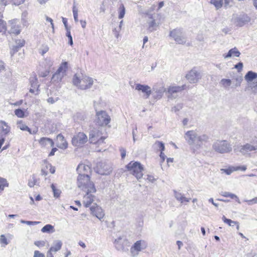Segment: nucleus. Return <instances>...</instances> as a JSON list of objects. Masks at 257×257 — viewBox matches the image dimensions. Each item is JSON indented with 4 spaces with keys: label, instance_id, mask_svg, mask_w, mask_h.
<instances>
[{
    "label": "nucleus",
    "instance_id": "obj_19",
    "mask_svg": "<svg viewBox=\"0 0 257 257\" xmlns=\"http://www.w3.org/2000/svg\"><path fill=\"white\" fill-rule=\"evenodd\" d=\"M135 89L143 92L144 94V97L146 99L148 98L151 94V87L147 85L136 84Z\"/></svg>",
    "mask_w": 257,
    "mask_h": 257
},
{
    "label": "nucleus",
    "instance_id": "obj_62",
    "mask_svg": "<svg viewBox=\"0 0 257 257\" xmlns=\"http://www.w3.org/2000/svg\"><path fill=\"white\" fill-rule=\"evenodd\" d=\"M49 50V47L47 45H43L41 48V54L43 55Z\"/></svg>",
    "mask_w": 257,
    "mask_h": 257
},
{
    "label": "nucleus",
    "instance_id": "obj_20",
    "mask_svg": "<svg viewBox=\"0 0 257 257\" xmlns=\"http://www.w3.org/2000/svg\"><path fill=\"white\" fill-rule=\"evenodd\" d=\"M250 21V18L247 15L243 14L236 17L234 19V23L237 26L242 27L249 22Z\"/></svg>",
    "mask_w": 257,
    "mask_h": 257
},
{
    "label": "nucleus",
    "instance_id": "obj_38",
    "mask_svg": "<svg viewBox=\"0 0 257 257\" xmlns=\"http://www.w3.org/2000/svg\"><path fill=\"white\" fill-rule=\"evenodd\" d=\"M210 4L213 5L217 10L221 8L223 5L222 0H211Z\"/></svg>",
    "mask_w": 257,
    "mask_h": 257
},
{
    "label": "nucleus",
    "instance_id": "obj_1",
    "mask_svg": "<svg viewBox=\"0 0 257 257\" xmlns=\"http://www.w3.org/2000/svg\"><path fill=\"white\" fill-rule=\"evenodd\" d=\"M73 84L80 89L85 90L91 88L93 84V79L86 75L75 74L73 78Z\"/></svg>",
    "mask_w": 257,
    "mask_h": 257
},
{
    "label": "nucleus",
    "instance_id": "obj_37",
    "mask_svg": "<svg viewBox=\"0 0 257 257\" xmlns=\"http://www.w3.org/2000/svg\"><path fill=\"white\" fill-rule=\"evenodd\" d=\"M62 245V242L60 240H57L54 246L51 247L50 249L53 252H56L61 248Z\"/></svg>",
    "mask_w": 257,
    "mask_h": 257
},
{
    "label": "nucleus",
    "instance_id": "obj_51",
    "mask_svg": "<svg viewBox=\"0 0 257 257\" xmlns=\"http://www.w3.org/2000/svg\"><path fill=\"white\" fill-rule=\"evenodd\" d=\"M249 143L253 147H254V149L256 151L257 150V137H254L252 138Z\"/></svg>",
    "mask_w": 257,
    "mask_h": 257
},
{
    "label": "nucleus",
    "instance_id": "obj_59",
    "mask_svg": "<svg viewBox=\"0 0 257 257\" xmlns=\"http://www.w3.org/2000/svg\"><path fill=\"white\" fill-rule=\"evenodd\" d=\"M24 41H23L21 43V45H19V46H16L14 47L13 51L11 52V55L13 56L16 52H17L18 51V49H19V47L23 46L24 45Z\"/></svg>",
    "mask_w": 257,
    "mask_h": 257
},
{
    "label": "nucleus",
    "instance_id": "obj_13",
    "mask_svg": "<svg viewBox=\"0 0 257 257\" xmlns=\"http://www.w3.org/2000/svg\"><path fill=\"white\" fill-rule=\"evenodd\" d=\"M234 151L235 152H239L243 156L249 154V153L252 151H255L254 147H253L249 143H247L244 145L238 146L234 148Z\"/></svg>",
    "mask_w": 257,
    "mask_h": 257
},
{
    "label": "nucleus",
    "instance_id": "obj_45",
    "mask_svg": "<svg viewBox=\"0 0 257 257\" xmlns=\"http://www.w3.org/2000/svg\"><path fill=\"white\" fill-rule=\"evenodd\" d=\"M27 12H23L22 15V22L24 25L27 26L28 25V20L27 18Z\"/></svg>",
    "mask_w": 257,
    "mask_h": 257
},
{
    "label": "nucleus",
    "instance_id": "obj_31",
    "mask_svg": "<svg viewBox=\"0 0 257 257\" xmlns=\"http://www.w3.org/2000/svg\"><path fill=\"white\" fill-rule=\"evenodd\" d=\"M57 139H59L61 141V143L57 145V147L62 149H65L68 147V143L65 140L64 137L61 134H59L57 136Z\"/></svg>",
    "mask_w": 257,
    "mask_h": 257
},
{
    "label": "nucleus",
    "instance_id": "obj_55",
    "mask_svg": "<svg viewBox=\"0 0 257 257\" xmlns=\"http://www.w3.org/2000/svg\"><path fill=\"white\" fill-rule=\"evenodd\" d=\"M0 243L1 244H4V246L9 243L6 236L4 234L1 235L0 236Z\"/></svg>",
    "mask_w": 257,
    "mask_h": 257
},
{
    "label": "nucleus",
    "instance_id": "obj_9",
    "mask_svg": "<svg viewBox=\"0 0 257 257\" xmlns=\"http://www.w3.org/2000/svg\"><path fill=\"white\" fill-rule=\"evenodd\" d=\"M202 73L196 67L193 68L186 75V78L191 84L197 83L202 78Z\"/></svg>",
    "mask_w": 257,
    "mask_h": 257
},
{
    "label": "nucleus",
    "instance_id": "obj_57",
    "mask_svg": "<svg viewBox=\"0 0 257 257\" xmlns=\"http://www.w3.org/2000/svg\"><path fill=\"white\" fill-rule=\"evenodd\" d=\"M46 169H48L49 170V172L51 173V174H54L55 172V168L54 167H53L51 164H47L46 165Z\"/></svg>",
    "mask_w": 257,
    "mask_h": 257
},
{
    "label": "nucleus",
    "instance_id": "obj_32",
    "mask_svg": "<svg viewBox=\"0 0 257 257\" xmlns=\"http://www.w3.org/2000/svg\"><path fill=\"white\" fill-rule=\"evenodd\" d=\"M220 84L227 90H229L230 87H234V86L231 87L232 81L229 79H222L220 81Z\"/></svg>",
    "mask_w": 257,
    "mask_h": 257
},
{
    "label": "nucleus",
    "instance_id": "obj_58",
    "mask_svg": "<svg viewBox=\"0 0 257 257\" xmlns=\"http://www.w3.org/2000/svg\"><path fill=\"white\" fill-rule=\"evenodd\" d=\"M244 201L247 202L248 205H251L257 203V197H255L251 200H245Z\"/></svg>",
    "mask_w": 257,
    "mask_h": 257
},
{
    "label": "nucleus",
    "instance_id": "obj_39",
    "mask_svg": "<svg viewBox=\"0 0 257 257\" xmlns=\"http://www.w3.org/2000/svg\"><path fill=\"white\" fill-rule=\"evenodd\" d=\"M38 183V179L36 178L35 175H33L31 178L28 180V185L30 187H33L35 185Z\"/></svg>",
    "mask_w": 257,
    "mask_h": 257
},
{
    "label": "nucleus",
    "instance_id": "obj_44",
    "mask_svg": "<svg viewBox=\"0 0 257 257\" xmlns=\"http://www.w3.org/2000/svg\"><path fill=\"white\" fill-rule=\"evenodd\" d=\"M125 8L123 5H121L119 8V15L118 18L122 19L124 17L125 15Z\"/></svg>",
    "mask_w": 257,
    "mask_h": 257
},
{
    "label": "nucleus",
    "instance_id": "obj_11",
    "mask_svg": "<svg viewBox=\"0 0 257 257\" xmlns=\"http://www.w3.org/2000/svg\"><path fill=\"white\" fill-rule=\"evenodd\" d=\"M169 36L172 37L177 43L179 44H184L186 41V39L183 36L182 29H181L177 28L171 31Z\"/></svg>",
    "mask_w": 257,
    "mask_h": 257
},
{
    "label": "nucleus",
    "instance_id": "obj_16",
    "mask_svg": "<svg viewBox=\"0 0 257 257\" xmlns=\"http://www.w3.org/2000/svg\"><path fill=\"white\" fill-rule=\"evenodd\" d=\"M84 192H86V194L83 198V204L85 207H88L96 200L95 196L92 194L95 192H90L89 191H85Z\"/></svg>",
    "mask_w": 257,
    "mask_h": 257
},
{
    "label": "nucleus",
    "instance_id": "obj_63",
    "mask_svg": "<svg viewBox=\"0 0 257 257\" xmlns=\"http://www.w3.org/2000/svg\"><path fill=\"white\" fill-rule=\"evenodd\" d=\"M34 257H45V255L38 250L34 251Z\"/></svg>",
    "mask_w": 257,
    "mask_h": 257
},
{
    "label": "nucleus",
    "instance_id": "obj_6",
    "mask_svg": "<svg viewBox=\"0 0 257 257\" xmlns=\"http://www.w3.org/2000/svg\"><path fill=\"white\" fill-rule=\"evenodd\" d=\"M115 248L118 251L127 252L130 246V243L125 236H119L113 242Z\"/></svg>",
    "mask_w": 257,
    "mask_h": 257
},
{
    "label": "nucleus",
    "instance_id": "obj_53",
    "mask_svg": "<svg viewBox=\"0 0 257 257\" xmlns=\"http://www.w3.org/2000/svg\"><path fill=\"white\" fill-rule=\"evenodd\" d=\"M235 80L236 82H235V84L233 85L234 88H236L240 85V84L242 81V77H240V76L237 77L235 78Z\"/></svg>",
    "mask_w": 257,
    "mask_h": 257
},
{
    "label": "nucleus",
    "instance_id": "obj_64",
    "mask_svg": "<svg viewBox=\"0 0 257 257\" xmlns=\"http://www.w3.org/2000/svg\"><path fill=\"white\" fill-rule=\"evenodd\" d=\"M234 67L238 70V72H240L242 69L243 63L242 62H239L235 65Z\"/></svg>",
    "mask_w": 257,
    "mask_h": 257
},
{
    "label": "nucleus",
    "instance_id": "obj_2",
    "mask_svg": "<svg viewBox=\"0 0 257 257\" xmlns=\"http://www.w3.org/2000/svg\"><path fill=\"white\" fill-rule=\"evenodd\" d=\"M77 184L83 191H96L94 183L90 180L89 175L78 176Z\"/></svg>",
    "mask_w": 257,
    "mask_h": 257
},
{
    "label": "nucleus",
    "instance_id": "obj_60",
    "mask_svg": "<svg viewBox=\"0 0 257 257\" xmlns=\"http://www.w3.org/2000/svg\"><path fill=\"white\" fill-rule=\"evenodd\" d=\"M34 244L38 247H43L45 245V241L44 240L36 241L34 242Z\"/></svg>",
    "mask_w": 257,
    "mask_h": 257
},
{
    "label": "nucleus",
    "instance_id": "obj_8",
    "mask_svg": "<svg viewBox=\"0 0 257 257\" xmlns=\"http://www.w3.org/2000/svg\"><path fill=\"white\" fill-rule=\"evenodd\" d=\"M96 123L101 126L107 125L111 120L110 116L104 110L97 111L96 112Z\"/></svg>",
    "mask_w": 257,
    "mask_h": 257
},
{
    "label": "nucleus",
    "instance_id": "obj_50",
    "mask_svg": "<svg viewBox=\"0 0 257 257\" xmlns=\"http://www.w3.org/2000/svg\"><path fill=\"white\" fill-rule=\"evenodd\" d=\"M73 14L74 16V19L76 23L78 22V9L76 8L75 6H73Z\"/></svg>",
    "mask_w": 257,
    "mask_h": 257
},
{
    "label": "nucleus",
    "instance_id": "obj_7",
    "mask_svg": "<svg viewBox=\"0 0 257 257\" xmlns=\"http://www.w3.org/2000/svg\"><path fill=\"white\" fill-rule=\"evenodd\" d=\"M148 246V243L145 240H139L134 243L130 248V253L132 257L138 255L139 252L145 249Z\"/></svg>",
    "mask_w": 257,
    "mask_h": 257
},
{
    "label": "nucleus",
    "instance_id": "obj_10",
    "mask_svg": "<svg viewBox=\"0 0 257 257\" xmlns=\"http://www.w3.org/2000/svg\"><path fill=\"white\" fill-rule=\"evenodd\" d=\"M67 69V62H64L61 64L57 71L53 74L52 80L54 82H59L65 75Z\"/></svg>",
    "mask_w": 257,
    "mask_h": 257
},
{
    "label": "nucleus",
    "instance_id": "obj_15",
    "mask_svg": "<svg viewBox=\"0 0 257 257\" xmlns=\"http://www.w3.org/2000/svg\"><path fill=\"white\" fill-rule=\"evenodd\" d=\"M186 85L182 86H170L168 88V92L169 93V97L173 98H175L178 96V93L182 90L186 89Z\"/></svg>",
    "mask_w": 257,
    "mask_h": 257
},
{
    "label": "nucleus",
    "instance_id": "obj_30",
    "mask_svg": "<svg viewBox=\"0 0 257 257\" xmlns=\"http://www.w3.org/2000/svg\"><path fill=\"white\" fill-rule=\"evenodd\" d=\"M18 128H20L23 131H27L29 134H32L31 130L23 122V120H20L17 123Z\"/></svg>",
    "mask_w": 257,
    "mask_h": 257
},
{
    "label": "nucleus",
    "instance_id": "obj_52",
    "mask_svg": "<svg viewBox=\"0 0 257 257\" xmlns=\"http://www.w3.org/2000/svg\"><path fill=\"white\" fill-rule=\"evenodd\" d=\"M155 145L157 146L158 148H159L160 150L161 151H164L165 150V145L164 144L160 141H157L155 143Z\"/></svg>",
    "mask_w": 257,
    "mask_h": 257
},
{
    "label": "nucleus",
    "instance_id": "obj_22",
    "mask_svg": "<svg viewBox=\"0 0 257 257\" xmlns=\"http://www.w3.org/2000/svg\"><path fill=\"white\" fill-rule=\"evenodd\" d=\"M39 143L42 148H49L54 145L53 140L49 138L42 137L39 140Z\"/></svg>",
    "mask_w": 257,
    "mask_h": 257
},
{
    "label": "nucleus",
    "instance_id": "obj_23",
    "mask_svg": "<svg viewBox=\"0 0 257 257\" xmlns=\"http://www.w3.org/2000/svg\"><path fill=\"white\" fill-rule=\"evenodd\" d=\"M209 137L206 134H201L197 135V140L196 141V146L197 149L200 148L202 146L209 142Z\"/></svg>",
    "mask_w": 257,
    "mask_h": 257
},
{
    "label": "nucleus",
    "instance_id": "obj_27",
    "mask_svg": "<svg viewBox=\"0 0 257 257\" xmlns=\"http://www.w3.org/2000/svg\"><path fill=\"white\" fill-rule=\"evenodd\" d=\"M174 196L176 199L180 202L181 203H183L184 202H188L190 200V198H187L184 196L181 192L177 191L175 190H173Z\"/></svg>",
    "mask_w": 257,
    "mask_h": 257
},
{
    "label": "nucleus",
    "instance_id": "obj_5",
    "mask_svg": "<svg viewBox=\"0 0 257 257\" xmlns=\"http://www.w3.org/2000/svg\"><path fill=\"white\" fill-rule=\"evenodd\" d=\"M213 150L220 154L228 153L232 151L231 145L226 140H217L213 144Z\"/></svg>",
    "mask_w": 257,
    "mask_h": 257
},
{
    "label": "nucleus",
    "instance_id": "obj_35",
    "mask_svg": "<svg viewBox=\"0 0 257 257\" xmlns=\"http://www.w3.org/2000/svg\"><path fill=\"white\" fill-rule=\"evenodd\" d=\"M148 30L150 32L156 31L158 27V25L154 20H151L148 22Z\"/></svg>",
    "mask_w": 257,
    "mask_h": 257
},
{
    "label": "nucleus",
    "instance_id": "obj_54",
    "mask_svg": "<svg viewBox=\"0 0 257 257\" xmlns=\"http://www.w3.org/2000/svg\"><path fill=\"white\" fill-rule=\"evenodd\" d=\"M20 222L22 223L26 224L29 225H36V224H39L40 223L39 221H25V220H21L20 221Z\"/></svg>",
    "mask_w": 257,
    "mask_h": 257
},
{
    "label": "nucleus",
    "instance_id": "obj_49",
    "mask_svg": "<svg viewBox=\"0 0 257 257\" xmlns=\"http://www.w3.org/2000/svg\"><path fill=\"white\" fill-rule=\"evenodd\" d=\"M7 30V26L6 22L0 19V32H5Z\"/></svg>",
    "mask_w": 257,
    "mask_h": 257
},
{
    "label": "nucleus",
    "instance_id": "obj_28",
    "mask_svg": "<svg viewBox=\"0 0 257 257\" xmlns=\"http://www.w3.org/2000/svg\"><path fill=\"white\" fill-rule=\"evenodd\" d=\"M257 73L252 71H249L244 76V79L247 82H250L254 80H256Z\"/></svg>",
    "mask_w": 257,
    "mask_h": 257
},
{
    "label": "nucleus",
    "instance_id": "obj_29",
    "mask_svg": "<svg viewBox=\"0 0 257 257\" xmlns=\"http://www.w3.org/2000/svg\"><path fill=\"white\" fill-rule=\"evenodd\" d=\"M153 91H154V97L155 99H160L162 97L163 93L165 91V89L164 87H161L158 89L153 88Z\"/></svg>",
    "mask_w": 257,
    "mask_h": 257
},
{
    "label": "nucleus",
    "instance_id": "obj_26",
    "mask_svg": "<svg viewBox=\"0 0 257 257\" xmlns=\"http://www.w3.org/2000/svg\"><path fill=\"white\" fill-rule=\"evenodd\" d=\"M240 55V53L239 52V51L236 47H234L229 50L227 54H224L223 55V57L224 59H226L229 58L231 57H238Z\"/></svg>",
    "mask_w": 257,
    "mask_h": 257
},
{
    "label": "nucleus",
    "instance_id": "obj_40",
    "mask_svg": "<svg viewBox=\"0 0 257 257\" xmlns=\"http://www.w3.org/2000/svg\"><path fill=\"white\" fill-rule=\"evenodd\" d=\"M30 81L31 87L37 88V90H38V88L39 85L38 84V80L36 76H35L34 77H31Z\"/></svg>",
    "mask_w": 257,
    "mask_h": 257
},
{
    "label": "nucleus",
    "instance_id": "obj_18",
    "mask_svg": "<svg viewBox=\"0 0 257 257\" xmlns=\"http://www.w3.org/2000/svg\"><path fill=\"white\" fill-rule=\"evenodd\" d=\"M91 214L96 216L98 219L101 220L104 216V213L102 209L97 205L96 203L94 204V205L92 206L90 208Z\"/></svg>",
    "mask_w": 257,
    "mask_h": 257
},
{
    "label": "nucleus",
    "instance_id": "obj_21",
    "mask_svg": "<svg viewBox=\"0 0 257 257\" xmlns=\"http://www.w3.org/2000/svg\"><path fill=\"white\" fill-rule=\"evenodd\" d=\"M78 176L89 175L91 172V168L88 165L83 164H79L76 169Z\"/></svg>",
    "mask_w": 257,
    "mask_h": 257
},
{
    "label": "nucleus",
    "instance_id": "obj_3",
    "mask_svg": "<svg viewBox=\"0 0 257 257\" xmlns=\"http://www.w3.org/2000/svg\"><path fill=\"white\" fill-rule=\"evenodd\" d=\"M126 168L138 180L143 177L144 167L140 162L131 161L126 166Z\"/></svg>",
    "mask_w": 257,
    "mask_h": 257
},
{
    "label": "nucleus",
    "instance_id": "obj_47",
    "mask_svg": "<svg viewBox=\"0 0 257 257\" xmlns=\"http://www.w3.org/2000/svg\"><path fill=\"white\" fill-rule=\"evenodd\" d=\"M15 114L20 118H23L25 116V113L21 109H17L15 110Z\"/></svg>",
    "mask_w": 257,
    "mask_h": 257
},
{
    "label": "nucleus",
    "instance_id": "obj_46",
    "mask_svg": "<svg viewBox=\"0 0 257 257\" xmlns=\"http://www.w3.org/2000/svg\"><path fill=\"white\" fill-rule=\"evenodd\" d=\"M249 87L250 88L252 92L254 93H257V79L254 82L249 84Z\"/></svg>",
    "mask_w": 257,
    "mask_h": 257
},
{
    "label": "nucleus",
    "instance_id": "obj_12",
    "mask_svg": "<svg viewBox=\"0 0 257 257\" xmlns=\"http://www.w3.org/2000/svg\"><path fill=\"white\" fill-rule=\"evenodd\" d=\"M88 141L87 136L82 132H80L74 136L72 139V144L75 147H80Z\"/></svg>",
    "mask_w": 257,
    "mask_h": 257
},
{
    "label": "nucleus",
    "instance_id": "obj_14",
    "mask_svg": "<svg viewBox=\"0 0 257 257\" xmlns=\"http://www.w3.org/2000/svg\"><path fill=\"white\" fill-rule=\"evenodd\" d=\"M112 171L111 166L105 163H99L96 168V172L98 174L101 175H108Z\"/></svg>",
    "mask_w": 257,
    "mask_h": 257
},
{
    "label": "nucleus",
    "instance_id": "obj_33",
    "mask_svg": "<svg viewBox=\"0 0 257 257\" xmlns=\"http://www.w3.org/2000/svg\"><path fill=\"white\" fill-rule=\"evenodd\" d=\"M41 231L43 233H51L55 232L54 227L51 224H47L41 229Z\"/></svg>",
    "mask_w": 257,
    "mask_h": 257
},
{
    "label": "nucleus",
    "instance_id": "obj_36",
    "mask_svg": "<svg viewBox=\"0 0 257 257\" xmlns=\"http://www.w3.org/2000/svg\"><path fill=\"white\" fill-rule=\"evenodd\" d=\"M237 168H234V167L231 166L229 167L227 169H221L220 172L221 173H225L226 174L229 175H230L233 172L236 171Z\"/></svg>",
    "mask_w": 257,
    "mask_h": 257
},
{
    "label": "nucleus",
    "instance_id": "obj_25",
    "mask_svg": "<svg viewBox=\"0 0 257 257\" xmlns=\"http://www.w3.org/2000/svg\"><path fill=\"white\" fill-rule=\"evenodd\" d=\"M11 127L3 120H0V134L6 136L10 132Z\"/></svg>",
    "mask_w": 257,
    "mask_h": 257
},
{
    "label": "nucleus",
    "instance_id": "obj_61",
    "mask_svg": "<svg viewBox=\"0 0 257 257\" xmlns=\"http://www.w3.org/2000/svg\"><path fill=\"white\" fill-rule=\"evenodd\" d=\"M183 107L182 104H178L174 107L172 108V111H174L175 112L178 111L180 110Z\"/></svg>",
    "mask_w": 257,
    "mask_h": 257
},
{
    "label": "nucleus",
    "instance_id": "obj_4",
    "mask_svg": "<svg viewBox=\"0 0 257 257\" xmlns=\"http://www.w3.org/2000/svg\"><path fill=\"white\" fill-rule=\"evenodd\" d=\"M102 135L101 130L94 129L92 130L89 134V141L90 143L95 144L98 147L103 145L106 137Z\"/></svg>",
    "mask_w": 257,
    "mask_h": 257
},
{
    "label": "nucleus",
    "instance_id": "obj_48",
    "mask_svg": "<svg viewBox=\"0 0 257 257\" xmlns=\"http://www.w3.org/2000/svg\"><path fill=\"white\" fill-rule=\"evenodd\" d=\"M222 3H223V6L226 8H230L233 4V0H222Z\"/></svg>",
    "mask_w": 257,
    "mask_h": 257
},
{
    "label": "nucleus",
    "instance_id": "obj_42",
    "mask_svg": "<svg viewBox=\"0 0 257 257\" xmlns=\"http://www.w3.org/2000/svg\"><path fill=\"white\" fill-rule=\"evenodd\" d=\"M222 219L224 223L228 224L230 226H233L234 225L238 223V222L227 219L224 216H223Z\"/></svg>",
    "mask_w": 257,
    "mask_h": 257
},
{
    "label": "nucleus",
    "instance_id": "obj_24",
    "mask_svg": "<svg viewBox=\"0 0 257 257\" xmlns=\"http://www.w3.org/2000/svg\"><path fill=\"white\" fill-rule=\"evenodd\" d=\"M9 23L10 25L9 26L10 27V29L9 31L10 33L14 34L15 35L19 34L21 32V29L20 27L17 24V21L16 20H13L10 21Z\"/></svg>",
    "mask_w": 257,
    "mask_h": 257
},
{
    "label": "nucleus",
    "instance_id": "obj_43",
    "mask_svg": "<svg viewBox=\"0 0 257 257\" xmlns=\"http://www.w3.org/2000/svg\"><path fill=\"white\" fill-rule=\"evenodd\" d=\"M51 187L53 192L54 196L56 198L59 197L61 192V190L56 188L55 185L53 184L51 185Z\"/></svg>",
    "mask_w": 257,
    "mask_h": 257
},
{
    "label": "nucleus",
    "instance_id": "obj_56",
    "mask_svg": "<svg viewBox=\"0 0 257 257\" xmlns=\"http://www.w3.org/2000/svg\"><path fill=\"white\" fill-rule=\"evenodd\" d=\"M66 36L69 39V42L68 43L72 46L73 45V40L72 37L71 35L70 30V29H67V33H66Z\"/></svg>",
    "mask_w": 257,
    "mask_h": 257
},
{
    "label": "nucleus",
    "instance_id": "obj_41",
    "mask_svg": "<svg viewBox=\"0 0 257 257\" xmlns=\"http://www.w3.org/2000/svg\"><path fill=\"white\" fill-rule=\"evenodd\" d=\"M9 183L4 178L0 177V191H3L5 187H8Z\"/></svg>",
    "mask_w": 257,
    "mask_h": 257
},
{
    "label": "nucleus",
    "instance_id": "obj_17",
    "mask_svg": "<svg viewBox=\"0 0 257 257\" xmlns=\"http://www.w3.org/2000/svg\"><path fill=\"white\" fill-rule=\"evenodd\" d=\"M198 134L194 131H189L185 134V138L189 145L196 146Z\"/></svg>",
    "mask_w": 257,
    "mask_h": 257
},
{
    "label": "nucleus",
    "instance_id": "obj_34",
    "mask_svg": "<svg viewBox=\"0 0 257 257\" xmlns=\"http://www.w3.org/2000/svg\"><path fill=\"white\" fill-rule=\"evenodd\" d=\"M222 196L226 197H230L232 199H235L239 204H240V201L238 197L234 194L228 192H222L220 194Z\"/></svg>",
    "mask_w": 257,
    "mask_h": 257
}]
</instances>
